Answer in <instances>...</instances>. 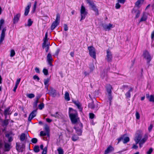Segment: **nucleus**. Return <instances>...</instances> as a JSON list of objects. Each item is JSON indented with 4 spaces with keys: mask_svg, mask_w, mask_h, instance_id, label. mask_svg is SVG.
<instances>
[{
    "mask_svg": "<svg viewBox=\"0 0 154 154\" xmlns=\"http://www.w3.org/2000/svg\"><path fill=\"white\" fill-rule=\"evenodd\" d=\"M69 116L72 123L76 124L79 120L77 111L71 108H69Z\"/></svg>",
    "mask_w": 154,
    "mask_h": 154,
    "instance_id": "nucleus-1",
    "label": "nucleus"
},
{
    "mask_svg": "<svg viewBox=\"0 0 154 154\" xmlns=\"http://www.w3.org/2000/svg\"><path fill=\"white\" fill-rule=\"evenodd\" d=\"M88 3L92 8V10L95 12V15H98L99 14L98 10L94 3L92 1L88 0Z\"/></svg>",
    "mask_w": 154,
    "mask_h": 154,
    "instance_id": "nucleus-2",
    "label": "nucleus"
},
{
    "mask_svg": "<svg viewBox=\"0 0 154 154\" xmlns=\"http://www.w3.org/2000/svg\"><path fill=\"white\" fill-rule=\"evenodd\" d=\"M88 49L89 51L90 56L95 59L96 58V53L95 48L92 46L88 47Z\"/></svg>",
    "mask_w": 154,
    "mask_h": 154,
    "instance_id": "nucleus-3",
    "label": "nucleus"
},
{
    "mask_svg": "<svg viewBox=\"0 0 154 154\" xmlns=\"http://www.w3.org/2000/svg\"><path fill=\"white\" fill-rule=\"evenodd\" d=\"M80 13L81 16V19L80 20L81 21L84 20L85 17L86 15L87 14V12L85 11V7L83 6H82L80 10Z\"/></svg>",
    "mask_w": 154,
    "mask_h": 154,
    "instance_id": "nucleus-4",
    "label": "nucleus"
},
{
    "mask_svg": "<svg viewBox=\"0 0 154 154\" xmlns=\"http://www.w3.org/2000/svg\"><path fill=\"white\" fill-rule=\"evenodd\" d=\"M143 55L144 58L146 60L147 63H149L152 59V57L149 52L145 50L143 51Z\"/></svg>",
    "mask_w": 154,
    "mask_h": 154,
    "instance_id": "nucleus-5",
    "label": "nucleus"
},
{
    "mask_svg": "<svg viewBox=\"0 0 154 154\" xmlns=\"http://www.w3.org/2000/svg\"><path fill=\"white\" fill-rule=\"evenodd\" d=\"M112 55L111 52L109 49L106 50V60L109 62H110L112 61Z\"/></svg>",
    "mask_w": 154,
    "mask_h": 154,
    "instance_id": "nucleus-6",
    "label": "nucleus"
},
{
    "mask_svg": "<svg viewBox=\"0 0 154 154\" xmlns=\"http://www.w3.org/2000/svg\"><path fill=\"white\" fill-rule=\"evenodd\" d=\"M6 27H5L3 28L1 34L0 36V44H2V42L5 39V33L6 31Z\"/></svg>",
    "mask_w": 154,
    "mask_h": 154,
    "instance_id": "nucleus-7",
    "label": "nucleus"
},
{
    "mask_svg": "<svg viewBox=\"0 0 154 154\" xmlns=\"http://www.w3.org/2000/svg\"><path fill=\"white\" fill-rule=\"evenodd\" d=\"M88 107L91 109H95L96 111H97L99 108L98 103H97L94 104L93 101L88 104Z\"/></svg>",
    "mask_w": 154,
    "mask_h": 154,
    "instance_id": "nucleus-8",
    "label": "nucleus"
},
{
    "mask_svg": "<svg viewBox=\"0 0 154 154\" xmlns=\"http://www.w3.org/2000/svg\"><path fill=\"white\" fill-rule=\"evenodd\" d=\"M101 26L103 27L105 31L110 30L111 28L113 27V25L110 23L108 25L106 24L102 23Z\"/></svg>",
    "mask_w": 154,
    "mask_h": 154,
    "instance_id": "nucleus-9",
    "label": "nucleus"
},
{
    "mask_svg": "<svg viewBox=\"0 0 154 154\" xmlns=\"http://www.w3.org/2000/svg\"><path fill=\"white\" fill-rule=\"evenodd\" d=\"M51 90L49 91L48 94L53 97H55L57 95V92L55 90L52 88H51Z\"/></svg>",
    "mask_w": 154,
    "mask_h": 154,
    "instance_id": "nucleus-10",
    "label": "nucleus"
},
{
    "mask_svg": "<svg viewBox=\"0 0 154 154\" xmlns=\"http://www.w3.org/2000/svg\"><path fill=\"white\" fill-rule=\"evenodd\" d=\"M37 111V109L34 110L32 111L31 113L30 114L29 116L28 117V121H31V120L36 115V112Z\"/></svg>",
    "mask_w": 154,
    "mask_h": 154,
    "instance_id": "nucleus-11",
    "label": "nucleus"
},
{
    "mask_svg": "<svg viewBox=\"0 0 154 154\" xmlns=\"http://www.w3.org/2000/svg\"><path fill=\"white\" fill-rule=\"evenodd\" d=\"M47 61H48V64L50 65V66H52V62L53 61V60L52 58V56L50 54H48L47 57Z\"/></svg>",
    "mask_w": 154,
    "mask_h": 154,
    "instance_id": "nucleus-12",
    "label": "nucleus"
},
{
    "mask_svg": "<svg viewBox=\"0 0 154 154\" xmlns=\"http://www.w3.org/2000/svg\"><path fill=\"white\" fill-rule=\"evenodd\" d=\"M11 143L7 142L4 143V147L5 151H9L11 148Z\"/></svg>",
    "mask_w": 154,
    "mask_h": 154,
    "instance_id": "nucleus-13",
    "label": "nucleus"
},
{
    "mask_svg": "<svg viewBox=\"0 0 154 154\" xmlns=\"http://www.w3.org/2000/svg\"><path fill=\"white\" fill-rule=\"evenodd\" d=\"M20 16V14L18 13L14 15L13 20V23H16L18 22Z\"/></svg>",
    "mask_w": 154,
    "mask_h": 154,
    "instance_id": "nucleus-14",
    "label": "nucleus"
},
{
    "mask_svg": "<svg viewBox=\"0 0 154 154\" xmlns=\"http://www.w3.org/2000/svg\"><path fill=\"white\" fill-rule=\"evenodd\" d=\"M31 6V3L29 2L27 6L25 8L24 12V15L25 16H27L28 14Z\"/></svg>",
    "mask_w": 154,
    "mask_h": 154,
    "instance_id": "nucleus-15",
    "label": "nucleus"
},
{
    "mask_svg": "<svg viewBox=\"0 0 154 154\" xmlns=\"http://www.w3.org/2000/svg\"><path fill=\"white\" fill-rule=\"evenodd\" d=\"M114 150V148L111 146H109L105 150L104 154H108Z\"/></svg>",
    "mask_w": 154,
    "mask_h": 154,
    "instance_id": "nucleus-16",
    "label": "nucleus"
},
{
    "mask_svg": "<svg viewBox=\"0 0 154 154\" xmlns=\"http://www.w3.org/2000/svg\"><path fill=\"white\" fill-rule=\"evenodd\" d=\"M73 103L77 106L79 111H82V106L80 103L79 101H73Z\"/></svg>",
    "mask_w": 154,
    "mask_h": 154,
    "instance_id": "nucleus-17",
    "label": "nucleus"
},
{
    "mask_svg": "<svg viewBox=\"0 0 154 154\" xmlns=\"http://www.w3.org/2000/svg\"><path fill=\"white\" fill-rule=\"evenodd\" d=\"M148 14L146 12H143V13L142 16L141 18L140 22H141L143 21H146L147 19V15Z\"/></svg>",
    "mask_w": 154,
    "mask_h": 154,
    "instance_id": "nucleus-18",
    "label": "nucleus"
},
{
    "mask_svg": "<svg viewBox=\"0 0 154 154\" xmlns=\"http://www.w3.org/2000/svg\"><path fill=\"white\" fill-rule=\"evenodd\" d=\"M50 79L48 78L44 79V84L45 85V88L47 90L48 89V86H49L48 83L49 82Z\"/></svg>",
    "mask_w": 154,
    "mask_h": 154,
    "instance_id": "nucleus-19",
    "label": "nucleus"
},
{
    "mask_svg": "<svg viewBox=\"0 0 154 154\" xmlns=\"http://www.w3.org/2000/svg\"><path fill=\"white\" fill-rule=\"evenodd\" d=\"M74 128L75 129L77 133L79 135H80L81 134L82 132V129L81 128H79L78 127H75Z\"/></svg>",
    "mask_w": 154,
    "mask_h": 154,
    "instance_id": "nucleus-20",
    "label": "nucleus"
},
{
    "mask_svg": "<svg viewBox=\"0 0 154 154\" xmlns=\"http://www.w3.org/2000/svg\"><path fill=\"white\" fill-rule=\"evenodd\" d=\"M106 88L108 94L111 93L112 87L110 85H107L106 86Z\"/></svg>",
    "mask_w": 154,
    "mask_h": 154,
    "instance_id": "nucleus-21",
    "label": "nucleus"
},
{
    "mask_svg": "<svg viewBox=\"0 0 154 154\" xmlns=\"http://www.w3.org/2000/svg\"><path fill=\"white\" fill-rule=\"evenodd\" d=\"M63 117L62 114L58 112H56L55 114V118L57 119L61 118Z\"/></svg>",
    "mask_w": 154,
    "mask_h": 154,
    "instance_id": "nucleus-22",
    "label": "nucleus"
},
{
    "mask_svg": "<svg viewBox=\"0 0 154 154\" xmlns=\"http://www.w3.org/2000/svg\"><path fill=\"white\" fill-rule=\"evenodd\" d=\"M59 24V23H57L54 21L53 22L51 26V30H54Z\"/></svg>",
    "mask_w": 154,
    "mask_h": 154,
    "instance_id": "nucleus-23",
    "label": "nucleus"
},
{
    "mask_svg": "<svg viewBox=\"0 0 154 154\" xmlns=\"http://www.w3.org/2000/svg\"><path fill=\"white\" fill-rule=\"evenodd\" d=\"M133 90L132 88H131L130 90L125 94V95L127 98H130L131 96L130 92H132Z\"/></svg>",
    "mask_w": 154,
    "mask_h": 154,
    "instance_id": "nucleus-24",
    "label": "nucleus"
},
{
    "mask_svg": "<svg viewBox=\"0 0 154 154\" xmlns=\"http://www.w3.org/2000/svg\"><path fill=\"white\" fill-rule=\"evenodd\" d=\"M10 107H8L4 111V114L5 116V118H6L7 115L11 114V113H10Z\"/></svg>",
    "mask_w": 154,
    "mask_h": 154,
    "instance_id": "nucleus-25",
    "label": "nucleus"
},
{
    "mask_svg": "<svg viewBox=\"0 0 154 154\" xmlns=\"http://www.w3.org/2000/svg\"><path fill=\"white\" fill-rule=\"evenodd\" d=\"M144 1V0H138L135 3V5L138 7H140V5Z\"/></svg>",
    "mask_w": 154,
    "mask_h": 154,
    "instance_id": "nucleus-26",
    "label": "nucleus"
},
{
    "mask_svg": "<svg viewBox=\"0 0 154 154\" xmlns=\"http://www.w3.org/2000/svg\"><path fill=\"white\" fill-rule=\"evenodd\" d=\"M65 99L68 101H69L70 100L69 97V94L68 92H66L65 93Z\"/></svg>",
    "mask_w": 154,
    "mask_h": 154,
    "instance_id": "nucleus-27",
    "label": "nucleus"
},
{
    "mask_svg": "<svg viewBox=\"0 0 154 154\" xmlns=\"http://www.w3.org/2000/svg\"><path fill=\"white\" fill-rule=\"evenodd\" d=\"M26 139V135L24 133H22L20 136V139L21 141H23Z\"/></svg>",
    "mask_w": 154,
    "mask_h": 154,
    "instance_id": "nucleus-28",
    "label": "nucleus"
},
{
    "mask_svg": "<svg viewBox=\"0 0 154 154\" xmlns=\"http://www.w3.org/2000/svg\"><path fill=\"white\" fill-rule=\"evenodd\" d=\"M60 19V16L59 14H57L56 15V18L54 22L59 23Z\"/></svg>",
    "mask_w": 154,
    "mask_h": 154,
    "instance_id": "nucleus-29",
    "label": "nucleus"
},
{
    "mask_svg": "<svg viewBox=\"0 0 154 154\" xmlns=\"http://www.w3.org/2000/svg\"><path fill=\"white\" fill-rule=\"evenodd\" d=\"M125 136L124 137V138L123 139V143H127L129 141V138L128 137H125Z\"/></svg>",
    "mask_w": 154,
    "mask_h": 154,
    "instance_id": "nucleus-30",
    "label": "nucleus"
},
{
    "mask_svg": "<svg viewBox=\"0 0 154 154\" xmlns=\"http://www.w3.org/2000/svg\"><path fill=\"white\" fill-rule=\"evenodd\" d=\"M44 42L42 44V48H44L45 47H46L47 42H48V39H43Z\"/></svg>",
    "mask_w": 154,
    "mask_h": 154,
    "instance_id": "nucleus-31",
    "label": "nucleus"
},
{
    "mask_svg": "<svg viewBox=\"0 0 154 154\" xmlns=\"http://www.w3.org/2000/svg\"><path fill=\"white\" fill-rule=\"evenodd\" d=\"M142 137V136L141 134H137L135 137V139L140 141Z\"/></svg>",
    "mask_w": 154,
    "mask_h": 154,
    "instance_id": "nucleus-32",
    "label": "nucleus"
},
{
    "mask_svg": "<svg viewBox=\"0 0 154 154\" xmlns=\"http://www.w3.org/2000/svg\"><path fill=\"white\" fill-rule=\"evenodd\" d=\"M34 151L35 152H38L40 151L39 146H35L33 149Z\"/></svg>",
    "mask_w": 154,
    "mask_h": 154,
    "instance_id": "nucleus-33",
    "label": "nucleus"
},
{
    "mask_svg": "<svg viewBox=\"0 0 154 154\" xmlns=\"http://www.w3.org/2000/svg\"><path fill=\"white\" fill-rule=\"evenodd\" d=\"M146 97H149V101L150 102H154V96L152 95H151L149 97V96H147V95H146Z\"/></svg>",
    "mask_w": 154,
    "mask_h": 154,
    "instance_id": "nucleus-34",
    "label": "nucleus"
},
{
    "mask_svg": "<svg viewBox=\"0 0 154 154\" xmlns=\"http://www.w3.org/2000/svg\"><path fill=\"white\" fill-rule=\"evenodd\" d=\"M40 135L41 136H45L46 135H48L49 134L46 132H45L43 131H41L40 132Z\"/></svg>",
    "mask_w": 154,
    "mask_h": 154,
    "instance_id": "nucleus-35",
    "label": "nucleus"
},
{
    "mask_svg": "<svg viewBox=\"0 0 154 154\" xmlns=\"http://www.w3.org/2000/svg\"><path fill=\"white\" fill-rule=\"evenodd\" d=\"M57 151L59 154H63V151L62 148L60 147L57 149Z\"/></svg>",
    "mask_w": 154,
    "mask_h": 154,
    "instance_id": "nucleus-36",
    "label": "nucleus"
},
{
    "mask_svg": "<svg viewBox=\"0 0 154 154\" xmlns=\"http://www.w3.org/2000/svg\"><path fill=\"white\" fill-rule=\"evenodd\" d=\"M78 139L79 137L75 135H74L72 138V140L73 141H76Z\"/></svg>",
    "mask_w": 154,
    "mask_h": 154,
    "instance_id": "nucleus-37",
    "label": "nucleus"
},
{
    "mask_svg": "<svg viewBox=\"0 0 154 154\" xmlns=\"http://www.w3.org/2000/svg\"><path fill=\"white\" fill-rule=\"evenodd\" d=\"M27 96L29 98H32L35 97V95L33 94H27Z\"/></svg>",
    "mask_w": 154,
    "mask_h": 154,
    "instance_id": "nucleus-38",
    "label": "nucleus"
},
{
    "mask_svg": "<svg viewBox=\"0 0 154 154\" xmlns=\"http://www.w3.org/2000/svg\"><path fill=\"white\" fill-rule=\"evenodd\" d=\"M108 99L109 101L110 104L111 101V100L112 99V96L111 93L108 94Z\"/></svg>",
    "mask_w": 154,
    "mask_h": 154,
    "instance_id": "nucleus-39",
    "label": "nucleus"
},
{
    "mask_svg": "<svg viewBox=\"0 0 154 154\" xmlns=\"http://www.w3.org/2000/svg\"><path fill=\"white\" fill-rule=\"evenodd\" d=\"M43 72L45 75H48V71L47 69H44L43 70Z\"/></svg>",
    "mask_w": 154,
    "mask_h": 154,
    "instance_id": "nucleus-40",
    "label": "nucleus"
},
{
    "mask_svg": "<svg viewBox=\"0 0 154 154\" xmlns=\"http://www.w3.org/2000/svg\"><path fill=\"white\" fill-rule=\"evenodd\" d=\"M8 124V119H6L3 122L4 126H7Z\"/></svg>",
    "mask_w": 154,
    "mask_h": 154,
    "instance_id": "nucleus-41",
    "label": "nucleus"
},
{
    "mask_svg": "<svg viewBox=\"0 0 154 154\" xmlns=\"http://www.w3.org/2000/svg\"><path fill=\"white\" fill-rule=\"evenodd\" d=\"M32 21H31V19H29L28 21L27 26H30L32 25Z\"/></svg>",
    "mask_w": 154,
    "mask_h": 154,
    "instance_id": "nucleus-42",
    "label": "nucleus"
},
{
    "mask_svg": "<svg viewBox=\"0 0 154 154\" xmlns=\"http://www.w3.org/2000/svg\"><path fill=\"white\" fill-rule=\"evenodd\" d=\"M44 107V105L43 103H41L38 105L39 109H42Z\"/></svg>",
    "mask_w": 154,
    "mask_h": 154,
    "instance_id": "nucleus-43",
    "label": "nucleus"
},
{
    "mask_svg": "<svg viewBox=\"0 0 154 154\" xmlns=\"http://www.w3.org/2000/svg\"><path fill=\"white\" fill-rule=\"evenodd\" d=\"M15 54V52L14 50H12L11 51L10 56L11 57H13L14 56Z\"/></svg>",
    "mask_w": 154,
    "mask_h": 154,
    "instance_id": "nucleus-44",
    "label": "nucleus"
},
{
    "mask_svg": "<svg viewBox=\"0 0 154 154\" xmlns=\"http://www.w3.org/2000/svg\"><path fill=\"white\" fill-rule=\"evenodd\" d=\"M47 150V147H45L44 148V149L42 152V154H46Z\"/></svg>",
    "mask_w": 154,
    "mask_h": 154,
    "instance_id": "nucleus-45",
    "label": "nucleus"
},
{
    "mask_svg": "<svg viewBox=\"0 0 154 154\" xmlns=\"http://www.w3.org/2000/svg\"><path fill=\"white\" fill-rule=\"evenodd\" d=\"M45 130L46 131V132L49 134V128L48 126L47 125L45 126Z\"/></svg>",
    "mask_w": 154,
    "mask_h": 154,
    "instance_id": "nucleus-46",
    "label": "nucleus"
},
{
    "mask_svg": "<svg viewBox=\"0 0 154 154\" xmlns=\"http://www.w3.org/2000/svg\"><path fill=\"white\" fill-rule=\"evenodd\" d=\"M136 119H139L140 118V115L139 113L137 112L136 111Z\"/></svg>",
    "mask_w": 154,
    "mask_h": 154,
    "instance_id": "nucleus-47",
    "label": "nucleus"
},
{
    "mask_svg": "<svg viewBox=\"0 0 154 154\" xmlns=\"http://www.w3.org/2000/svg\"><path fill=\"white\" fill-rule=\"evenodd\" d=\"M89 68L90 69L91 71H92L94 68V65L93 64H91L89 65Z\"/></svg>",
    "mask_w": 154,
    "mask_h": 154,
    "instance_id": "nucleus-48",
    "label": "nucleus"
},
{
    "mask_svg": "<svg viewBox=\"0 0 154 154\" xmlns=\"http://www.w3.org/2000/svg\"><path fill=\"white\" fill-rule=\"evenodd\" d=\"M37 139L36 138H33L31 140L32 142L33 143H36L37 142Z\"/></svg>",
    "mask_w": 154,
    "mask_h": 154,
    "instance_id": "nucleus-49",
    "label": "nucleus"
},
{
    "mask_svg": "<svg viewBox=\"0 0 154 154\" xmlns=\"http://www.w3.org/2000/svg\"><path fill=\"white\" fill-rule=\"evenodd\" d=\"M33 79L34 80L36 79L37 80V81H39V80H40V79H39V77L37 75H34L33 76Z\"/></svg>",
    "mask_w": 154,
    "mask_h": 154,
    "instance_id": "nucleus-50",
    "label": "nucleus"
},
{
    "mask_svg": "<svg viewBox=\"0 0 154 154\" xmlns=\"http://www.w3.org/2000/svg\"><path fill=\"white\" fill-rule=\"evenodd\" d=\"M64 30L65 31H67L68 30V27L67 26V25L66 24H64Z\"/></svg>",
    "mask_w": 154,
    "mask_h": 154,
    "instance_id": "nucleus-51",
    "label": "nucleus"
},
{
    "mask_svg": "<svg viewBox=\"0 0 154 154\" xmlns=\"http://www.w3.org/2000/svg\"><path fill=\"white\" fill-rule=\"evenodd\" d=\"M36 5H37V2L36 1H35L34 2V6H33V12H34L35 11V10L36 9Z\"/></svg>",
    "mask_w": 154,
    "mask_h": 154,
    "instance_id": "nucleus-52",
    "label": "nucleus"
},
{
    "mask_svg": "<svg viewBox=\"0 0 154 154\" xmlns=\"http://www.w3.org/2000/svg\"><path fill=\"white\" fill-rule=\"evenodd\" d=\"M153 151V149L152 148H150L149 150L146 152L147 154H151Z\"/></svg>",
    "mask_w": 154,
    "mask_h": 154,
    "instance_id": "nucleus-53",
    "label": "nucleus"
},
{
    "mask_svg": "<svg viewBox=\"0 0 154 154\" xmlns=\"http://www.w3.org/2000/svg\"><path fill=\"white\" fill-rule=\"evenodd\" d=\"M118 2L116 4L115 8L117 9H119L121 7V5Z\"/></svg>",
    "mask_w": 154,
    "mask_h": 154,
    "instance_id": "nucleus-54",
    "label": "nucleus"
},
{
    "mask_svg": "<svg viewBox=\"0 0 154 154\" xmlns=\"http://www.w3.org/2000/svg\"><path fill=\"white\" fill-rule=\"evenodd\" d=\"M20 147L19 144L16 143V149L17 151H18L20 149Z\"/></svg>",
    "mask_w": 154,
    "mask_h": 154,
    "instance_id": "nucleus-55",
    "label": "nucleus"
},
{
    "mask_svg": "<svg viewBox=\"0 0 154 154\" xmlns=\"http://www.w3.org/2000/svg\"><path fill=\"white\" fill-rule=\"evenodd\" d=\"M38 102V101L36 100L35 101L34 103L33 104V107L35 108L37 106V104Z\"/></svg>",
    "mask_w": 154,
    "mask_h": 154,
    "instance_id": "nucleus-56",
    "label": "nucleus"
},
{
    "mask_svg": "<svg viewBox=\"0 0 154 154\" xmlns=\"http://www.w3.org/2000/svg\"><path fill=\"white\" fill-rule=\"evenodd\" d=\"M140 14V11H137V12L136 13L135 18H138L139 17Z\"/></svg>",
    "mask_w": 154,
    "mask_h": 154,
    "instance_id": "nucleus-57",
    "label": "nucleus"
},
{
    "mask_svg": "<svg viewBox=\"0 0 154 154\" xmlns=\"http://www.w3.org/2000/svg\"><path fill=\"white\" fill-rule=\"evenodd\" d=\"M125 135H123V136H122L121 137H120L118 139V143H119L120 141H121L122 140H123L124 138V137L125 136Z\"/></svg>",
    "mask_w": 154,
    "mask_h": 154,
    "instance_id": "nucleus-58",
    "label": "nucleus"
},
{
    "mask_svg": "<svg viewBox=\"0 0 154 154\" xmlns=\"http://www.w3.org/2000/svg\"><path fill=\"white\" fill-rule=\"evenodd\" d=\"M90 118L91 119H93L94 118V115L93 113H89Z\"/></svg>",
    "mask_w": 154,
    "mask_h": 154,
    "instance_id": "nucleus-59",
    "label": "nucleus"
},
{
    "mask_svg": "<svg viewBox=\"0 0 154 154\" xmlns=\"http://www.w3.org/2000/svg\"><path fill=\"white\" fill-rule=\"evenodd\" d=\"M20 78H19L18 79H17V81L16 82V84H15V85H17V86H18L19 85V83L20 81Z\"/></svg>",
    "mask_w": 154,
    "mask_h": 154,
    "instance_id": "nucleus-60",
    "label": "nucleus"
},
{
    "mask_svg": "<svg viewBox=\"0 0 154 154\" xmlns=\"http://www.w3.org/2000/svg\"><path fill=\"white\" fill-rule=\"evenodd\" d=\"M146 140V139L145 138H143L141 140H140V142L142 144H143L145 142Z\"/></svg>",
    "mask_w": 154,
    "mask_h": 154,
    "instance_id": "nucleus-61",
    "label": "nucleus"
},
{
    "mask_svg": "<svg viewBox=\"0 0 154 154\" xmlns=\"http://www.w3.org/2000/svg\"><path fill=\"white\" fill-rule=\"evenodd\" d=\"M118 2L119 3L124 4L125 2V0H118Z\"/></svg>",
    "mask_w": 154,
    "mask_h": 154,
    "instance_id": "nucleus-62",
    "label": "nucleus"
},
{
    "mask_svg": "<svg viewBox=\"0 0 154 154\" xmlns=\"http://www.w3.org/2000/svg\"><path fill=\"white\" fill-rule=\"evenodd\" d=\"M4 20L3 19H2L0 20V25H2L4 23Z\"/></svg>",
    "mask_w": 154,
    "mask_h": 154,
    "instance_id": "nucleus-63",
    "label": "nucleus"
},
{
    "mask_svg": "<svg viewBox=\"0 0 154 154\" xmlns=\"http://www.w3.org/2000/svg\"><path fill=\"white\" fill-rule=\"evenodd\" d=\"M8 138V141L9 142H11V141H12L13 140V139L12 137H9Z\"/></svg>",
    "mask_w": 154,
    "mask_h": 154,
    "instance_id": "nucleus-64",
    "label": "nucleus"
}]
</instances>
